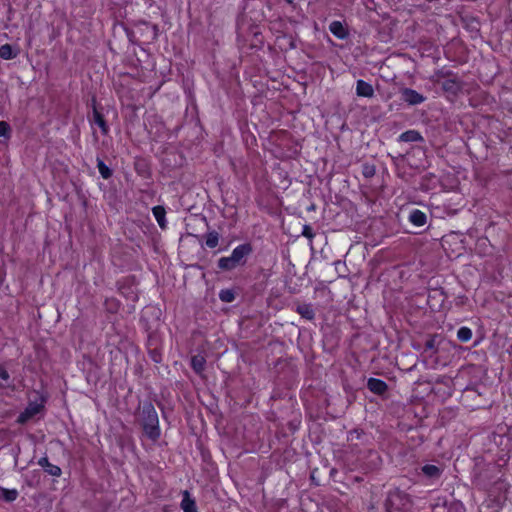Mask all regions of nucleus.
Instances as JSON below:
<instances>
[{
	"mask_svg": "<svg viewBox=\"0 0 512 512\" xmlns=\"http://www.w3.org/2000/svg\"><path fill=\"white\" fill-rule=\"evenodd\" d=\"M44 409V405L42 403L38 402H30L27 407L22 411L18 418L17 423L19 424H25L30 419H32L34 416L39 414Z\"/></svg>",
	"mask_w": 512,
	"mask_h": 512,
	"instance_id": "nucleus-5",
	"label": "nucleus"
},
{
	"mask_svg": "<svg viewBox=\"0 0 512 512\" xmlns=\"http://www.w3.org/2000/svg\"><path fill=\"white\" fill-rule=\"evenodd\" d=\"M135 170L144 178H148L151 175L150 167L145 159H139L135 162Z\"/></svg>",
	"mask_w": 512,
	"mask_h": 512,
	"instance_id": "nucleus-21",
	"label": "nucleus"
},
{
	"mask_svg": "<svg viewBox=\"0 0 512 512\" xmlns=\"http://www.w3.org/2000/svg\"><path fill=\"white\" fill-rule=\"evenodd\" d=\"M135 29L137 31L140 43L150 44L154 42L158 37V26L155 24H150L147 21L136 22Z\"/></svg>",
	"mask_w": 512,
	"mask_h": 512,
	"instance_id": "nucleus-3",
	"label": "nucleus"
},
{
	"mask_svg": "<svg viewBox=\"0 0 512 512\" xmlns=\"http://www.w3.org/2000/svg\"><path fill=\"white\" fill-rule=\"evenodd\" d=\"M92 108H93V114H92V118L90 119V121L99 126L101 133L103 135H107L109 132V127L104 118V115L97 108L95 98L92 99Z\"/></svg>",
	"mask_w": 512,
	"mask_h": 512,
	"instance_id": "nucleus-8",
	"label": "nucleus"
},
{
	"mask_svg": "<svg viewBox=\"0 0 512 512\" xmlns=\"http://www.w3.org/2000/svg\"><path fill=\"white\" fill-rule=\"evenodd\" d=\"M253 252V247L250 243H243L235 247L231 253L234 261L238 266L246 263V258Z\"/></svg>",
	"mask_w": 512,
	"mask_h": 512,
	"instance_id": "nucleus-6",
	"label": "nucleus"
},
{
	"mask_svg": "<svg viewBox=\"0 0 512 512\" xmlns=\"http://www.w3.org/2000/svg\"><path fill=\"white\" fill-rule=\"evenodd\" d=\"M139 409V422L144 435L152 441H157L160 438L161 431L154 405L150 401H145Z\"/></svg>",
	"mask_w": 512,
	"mask_h": 512,
	"instance_id": "nucleus-1",
	"label": "nucleus"
},
{
	"mask_svg": "<svg viewBox=\"0 0 512 512\" xmlns=\"http://www.w3.org/2000/svg\"><path fill=\"white\" fill-rule=\"evenodd\" d=\"M180 507L183 512H197L195 499L191 497L188 490L182 491V501Z\"/></svg>",
	"mask_w": 512,
	"mask_h": 512,
	"instance_id": "nucleus-12",
	"label": "nucleus"
},
{
	"mask_svg": "<svg viewBox=\"0 0 512 512\" xmlns=\"http://www.w3.org/2000/svg\"><path fill=\"white\" fill-rule=\"evenodd\" d=\"M362 434H363L362 430L354 429L348 433L347 439H348V441H355V440L360 439Z\"/></svg>",
	"mask_w": 512,
	"mask_h": 512,
	"instance_id": "nucleus-35",
	"label": "nucleus"
},
{
	"mask_svg": "<svg viewBox=\"0 0 512 512\" xmlns=\"http://www.w3.org/2000/svg\"><path fill=\"white\" fill-rule=\"evenodd\" d=\"M480 512H482V510Z\"/></svg>",
	"mask_w": 512,
	"mask_h": 512,
	"instance_id": "nucleus-40",
	"label": "nucleus"
},
{
	"mask_svg": "<svg viewBox=\"0 0 512 512\" xmlns=\"http://www.w3.org/2000/svg\"><path fill=\"white\" fill-rule=\"evenodd\" d=\"M302 235L309 240H312L315 236V233L313 232V229L310 225L306 224L303 226Z\"/></svg>",
	"mask_w": 512,
	"mask_h": 512,
	"instance_id": "nucleus-34",
	"label": "nucleus"
},
{
	"mask_svg": "<svg viewBox=\"0 0 512 512\" xmlns=\"http://www.w3.org/2000/svg\"><path fill=\"white\" fill-rule=\"evenodd\" d=\"M10 125L5 121H0V137L8 138L10 136Z\"/></svg>",
	"mask_w": 512,
	"mask_h": 512,
	"instance_id": "nucleus-33",
	"label": "nucleus"
},
{
	"mask_svg": "<svg viewBox=\"0 0 512 512\" xmlns=\"http://www.w3.org/2000/svg\"><path fill=\"white\" fill-rule=\"evenodd\" d=\"M422 140V135L416 130L405 131L399 136L400 142H420Z\"/></svg>",
	"mask_w": 512,
	"mask_h": 512,
	"instance_id": "nucleus-19",
	"label": "nucleus"
},
{
	"mask_svg": "<svg viewBox=\"0 0 512 512\" xmlns=\"http://www.w3.org/2000/svg\"><path fill=\"white\" fill-rule=\"evenodd\" d=\"M401 99L409 105H418L425 101V97L411 88H403L400 91Z\"/></svg>",
	"mask_w": 512,
	"mask_h": 512,
	"instance_id": "nucleus-7",
	"label": "nucleus"
},
{
	"mask_svg": "<svg viewBox=\"0 0 512 512\" xmlns=\"http://www.w3.org/2000/svg\"><path fill=\"white\" fill-rule=\"evenodd\" d=\"M218 267L223 271H231L238 267L237 263L234 261L233 257L230 255L229 257H222L218 260Z\"/></svg>",
	"mask_w": 512,
	"mask_h": 512,
	"instance_id": "nucleus-22",
	"label": "nucleus"
},
{
	"mask_svg": "<svg viewBox=\"0 0 512 512\" xmlns=\"http://www.w3.org/2000/svg\"><path fill=\"white\" fill-rule=\"evenodd\" d=\"M457 338L461 342H468L472 338V330L466 326H462L457 331Z\"/></svg>",
	"mask_w": 512,
	"mask_h": 512,
	"instance_id": "nucleus-27",
	"label": "nucleus"
},
{
	"mask_svg": "<svg viewBox=\"0 0 512 512\" xmlns=\"http://www.w3.org/2000/svg\"><path fill=\"white\" fill-rule=\"evenodd\" d=\"M0 57L4 60H10L16 57V53L13 52L11 45L4 44L0 47Z\"/></svg>",
	"mask_w": 512,
	"mask_h": 512,
	"instance_id": "nucleus-29",
	"label": "nucleus"
},
{
	"mask_svg": "<svg viewBox=\"0 0 512 512\" xmlns=\"http://www.w3.org/2000/svg\"><path fill=\"white\" fill-rule=\"evenodd\" d=\"M445 298L446 295L443 289H434L428 295V303H430V305L433 306L434 304H432V301L439 300L441 305L444 302Z\"/></svg>",
	"mask_w": 512,
	"mask_h": 512,
	"instance_id": "nucleus-25",
	"label": "nucleus"
},
{
	"mask_svg": "<svg viewBox=\"0 0 512 512\" xmlns=\"http://www.w3.org/2000/svg\"><path fill=\"white\" fill-rule=\"evenodd\" d=\"M441 340V337L437 334L430 335L424 344L425 351H432L434 354H436L438 352V346Z\"/></svg>",
	"mask_w": 512,
	"mask_h": 512,
	"instance_id": "nucleus-20",
	"label": "nucleus"
},
{
	"mask_svg": "<svg viewBox=\"0 0 512 512\" xmlns=\"http://www.w3.org/2000/svg\"><path fill=\"white\" fill-rule=\"evenodd\" d=\"M369 458H370V461L373 464L374 468H376V467H378L380 465L381 460H380V457H379L377 452L370 451L369 452Z\"/></svg>",
	"mask_w": 512,
	"mask_h": 512,
	"instance_id": "nucleus-36",
	"label": "nucleus"
},
{
	"mask_svg": "<svg viewBox=\"0 0 512 512\" xmlns=\"http://www.w3.org/2000/svg\"><path fill=\"white\" fill-rule=\"evenodd\" d=\"M125 31H126V35H127L128 40H129L130 43H132V44H139L140 43V40H139V37L137 35L136 29L132 30V29L126 28Z\"/></svg>",
	"mask_w": 512,
	"mask_h": 512,
	"instance_id": "nucleus-32",
	"label": "nucleus"
},
{
	"mask_svg": "<svg viewBox=\"0 0 512 512\" xmlns=\"http://www.w3.org/2000/svg\"><path fill=\"white\" fill-rule=\"evenodd\" d=\"M205 238L206 246L209 248H215L219 243L220 235L217 231H210L206 234Z\"/></svg>",
	"mask_w": 512,
	"mask_h": 512,
	"instance_id": "nucleus-23",
	"label": "nucleus"
},
{
	"mask_svg": "<svg viewBox=\"0 0 512 512\" xmlns=\"http://www.w3.org/2000/svg\"><path fill=\"white\" fill-rule=\"evenodd\" d=\"M409 221L417 227H422L426 224L427 216L423 211L414 209L409 214Z\"/></svg>",
	"mask_w": 512,
	"mask_h": 512,
	"instance_id": "nucleus-15",
	"label": "nucleus"
},
{
	"mask_svg": "<svg viewBox=\"0 0 512 512\" xmlns=\"http://www.w3.org/2000/svg\"><path fill=\"white\" fill-rule=\"evenodd\" d=\"M38 465L41 466L44 469V471L51 476L60 477L62 474L61 468L57 465L50 463L46 456L38 460Z\"/></svg>",
	"mask_w": 512,
	"mask_h": 512,
	"instance_id": "nucleus-10",
	"label": "nucleus"
},
{
	"mask_svg": "<svg viewBox=\"0 0 512 512\" xmlns=\"http://www.w3.org/2000/svg\"><path fill=\"white\" fill-rule=\"evenodd\" d=\"M97 168L103 179H109L112 177V170L100 158H97Z\"/></svg>",
	"mask_w": 512,
	"mask_h": 512,
	"instance_id": "nucleus-24",
	"label": "nucleus"
},
{
	"mask_svg": "<svg viewBox=\"0 0 512 512\" xmlns=\"http://www.w3.org/2000/svg\"><path fill=\"white\" fill-rule=\"evenodd\" d=\"M0 379L6 383L10 380V375L7 369L2 365H0Z\"/></svg>",
	"mask_w": 512,
	"mask_h": 512,
	"instance_id": "nucleus-37",
	"label": "nucleus"
},
{
	"mask_svg": "<svg viewBox=\"0 0 512 512\" xmlns=\"http://www.w3.org/2000/svg\"><path fill=\"white\" fill-rule=\"evenodd\" d=\"M296 312L301 315L302 318L306 320H313L315 318V311L313 309L312 304L309 303H299L296 306Z\"/></svg>",
	"mask_w": 512,
	"mask_h": 512,
	"instance_id": "nucleus-14",
	"label": "nucleus"
},
{
	"mask_svg": "<svg viewBox=\"0 0 512 512\" xmlns=\"http://www.w3.org/2000/svg\"><path fill=\"white\" fill-rule=\"evenodd\" d=\"M206 359L204 356L197 354L191 358V367L196 374H201L205 369Z\"/></svg>",
	"mask_w": 512,
	"mask_h": 512,
	"instance_id": "nucleus-18",
	"label": "nucleus"
},
{
	"mask_svg": "<svg viewBox=\"0 0 512 512\" xmlns=\"http://www.w3.org/2000/svg\"><path fill=\"white\" fill-rule=\"evenodd\" d=\"M153 216L155 217L159 227L162 230H165L167 228V221H166V209L162 205H157L152 208Z\"/></svg>",
	"mask_w": 512,
	"mask_h": 512,
	"instance_id": "nucleus-13",
	"label": "nucleus"
},
{
	"mask_svg": "<svg viewBox=\"0 0 512 512\" xmlns=\"http://www.w3.org/2000/svg\"><path fill=\"white\" fill-rule=\"evenodd\" d=\"M1 497L6 502H13L18 497V491L16 489H6L3 487H0Z\"/></svg>",
	"mask_w": 512,
	"mask_h": 512,
	"instance_id": "nucleus-26",
	"label": "nucleus"
},
{
	"mask_svg": "<svg viewBox=\"0 0 512 512\" xmlns=\"http://www.w3.org/2000/svg\"><path fill=\"white\" fill-rule=\"evenodd\" d=\"M413 504L412 497L407 492L395 488L388 492L384 509L385 512H410Z\"/></svg>",
	"mask_w": 512,
	"mask_h": 512,
	"instance_id": "nucleus-2",
	"label": "nucleus"
},
{
	"mask_svg": "<svg viewBox=\"0 0 512 512\" xmlns=\"http://www.w3.org/2000/svg\"><path fill=\"white\" fill-rule=\"evenodd\" d=\"M152 359L155 361V362H159V359L157 358V355L155 352H153L152 354Z\"/></svg>",
	"mask_w": 512,
	"mask_h": 512,
	"instance_id": "nucleus-38",
	"label": "nucleus"
},
{
	"mask_svg": "<svg viewBox=\"0 0 512 512\" xmlns=\"http://www.w3.org/2000/svg\"><path fill=\"white\" fill-rule=\"evenodd\" d=\"M356 94L359 97L372 98L374 96V89L370 83L359 79L356 82Z\"/></svg>",
	"mask_w": 512,
	"mask_h": 512,
	"instance_id": "nucleus-11",
	"label": "nucleus"
},
{
	"mask_svg": "<svg viewBox=\"0 0 512 512\" xmlns=\"http://www.w3.org/2000/svg\"><path fill=\"white\" fill-rule=\"evenodd\" d=\"M40 482V476L38 471H34L31 477L26 476L25 484L29 487H36Z\"/></svg>",
	"mask_w": 512,
	"mask_h": 512,
	"instance_id": "nucleus-31",
	"label": "nucleus"
},
{
	"mask_svg": "<svg viewBox=\"0 0 512 512\" xmlns=\"http://www.w3.org/2000/svg\"><path fill=\"white\" fill-rule=\"evenodd\" d=\"M440 508V505L439 504H436L434 507H433V510L435 511L436 509Z\"/></svg>",
	"mask_w": 512,
	"mask_h": 512,
	"instance_id": "nucleus-39",
	"label": "nucleus"
},
{
	"mask_svg": "<svg viewBox=\"0 0 512 512\" xmlns=\"http://www.w3.org/2000/svg\"><path fill=\"white\" fill-rule=\"evenodd\" d=\"M219 299L225 303H231L235 300V292L233 289H222L219 292Z\"/></svg>",
	"mask_w": 512,
	"mask_h": 512,
	"instance_id": "nucleus-28",
	"label": "nucleus"
},
{
	"mask_svg": "<svg viewBox=\"0 0 512 512\" xmlns=\"http://www.w3.org/2000/svg\"><path fill=\"white\" fill-rule=\"evenodd\" d=\"M421 472L429 479H439L442 474V470L433 464H426L422 466Z\"/></svg>",
	"mask_w": 512,
	"mask_h": 512,
	"instance_id": "nucleus-16",
	"label": "nucleus"
},
{
	"mask_svg": "<svg viewBox=\"0 0 512 512\" xmlns=\"http://www.w3.org/2000/svg\"><path fill=\"white\" fill-rule=\"evenodd\" d=\"M330 32L339 39H345L348 36V31L345 29L340 21H333L329 25Z\"/></svg>",
	"mask_w": 512,
	"mask_h": 512,
	"instance_id": "nucleus-17",
	"label": "nucleus"
},
{
	"mask_svg": "<svg viewBox=\"0 0 512 512\" xmlns=\"http://www.w3.org/2000/svg\"><path fill=\"white\" fill-rule=\"evenodd\" d=\"M438 76L446 78L441 83L442 89L451 95H457L464 87V82L457 77H452V71H440L437 73Z\"/></svg>",
	"mask_w": 512,
	"mask_h": 512,
	"instance_id": "nucleus-4",
	"label": "nucleus"
},
{
	"mask_svg": "<svg viewBox=\"0 0 512 512\" xmlns=\"http://www.w3.org/2000/svg\"><path fill=\"white\" fill-rule=\"evenodd\" d=\"M367 388L374 394L383 395L388 390V385L381 379L369 378L367 381Z\"/></svg>",
	"mask_w": 512,
	"mask_h": 512,
	"instance_id": "nucleus-9",
	"label": "nucleus"
},
{
	"mask_svg": "<svg viewBox=\"0 0 512 512\" xmlns=\"http://www.w3.org/2000/svg\"><path fill=\"white\" fill-rule=\"evenodd\" d=\"M376 173V168L373 164L365 163L362 166V174L365 178H372Z\"/></svg>",
	"mask_w": 512,
	"mask_h": 512,
	"instance_id": "nucleus-30",
	"label": "nucleus"
}]
</instances>
